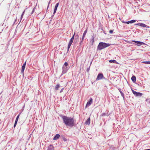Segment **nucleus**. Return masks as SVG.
Returning <instances> with one entry per match:
<instances>
[{"label":"nucleus","instance_id":"obj_1","mask_svg":"<svg viewBox=\"0 0 150 150\" xmlns=\"http://www.w3.org/2000/svg\"><path fill=\"white\" fill-rule=\"evenodd\" d=\"M60 116L62 118L63 123L68 127L72 128L75 126V120L74 117L62 115Z\"/></svg>","mask_w":150,"mask_h":150},{"label":"nucleus","instance_id":"obj_2","mask_svg":"<svg viewBox=\"0 0 150 150\" xmlns=\"http://www.w3.org/2000/svg\"><path fill=\"white\" fill-rule=\"evenodd\" d=\"M110 45V44L109 43L102 42H100L97 46V50H100L109 46Z\"/></svg>","mask_w":150,"mask_h":150},{"label":"nucleus","instance_id":"obj_3","mask_svg":"<svg viewBox=\"0 0 150 150\" xmlns=\"http://www.w3.org/2000/svg\"><path fill=\"white\" fill-rule=\"evenodd\" d=\"M69 68L70 67L68 66V63L66 62H65L62 67V71L61 75V76L66 73Z\"/></svg>","mask_w":150,"mask_h":150},{"label":"nucleus","instance_id":"obj_4","mask_svg":"<svg viewBox=\"0 0 150 150\" xmlns=\"http://www.w3.org/2000/svg\"><path fill=\"white\" fill-rule=\"evenodd\" d=\"M132 91L133 94L136 97H141L143 95L142 93L139 92H137L133 89H132Z\"/></svg>","mask_w":150,"mask_h":150},{"label":"nucleus","instance_id":"obj_5","mask_svg":"<svg viewBox=\"0 0 150 150\" xmlns=\"http://www.w3.org/2000/svg\"><path fill=\"white\" fill-rule=\"evenodd\" d=\"M132 42H135L136 44L135 45H137L138 46H140L141 45H146V44L142 42L139 41H136L135 40H133L132 41Z\"/></svg>","mask_w":150,"mask_h":150},{"label":"nucleus","instance_id":"obj_6","mask_svg":"<svg viewBox=\"0 0 150 150\" xmlns=\"http://www.w3.org/2000/svg\"><path fill=\"white\" fill-rule=\"evenodd\" d=\"M136 25H139L142 27H145L146 28H149L150 27L147 25L142 23H139L135 24Z\"/></svg>","mask_w":150,"mask_h":150},{"label":"nucleus","instance_id":"obj_7","mask_svg":"<svg viewBox=\"0 0 150 150\" xmlns=\"http://www.w3.org/2000/svg\"><path fill=\"white\" fill-rule=\"evenodd\" d=\"M93 102V99L90 98L89 100L87 102L86 106V108H87L91 105Z\"/></svg>","mask_w":150,"mask_h":150},{"label":"nucleus","instance_id":"obj_8","mask_svg":"<svg viewBox=\"0 0 150 150\" xmlns=\"http://www.w3.org/2000/svg\"><path fill=\"white\" fill-rule=\"evenodd\" d=\"M26 61L23 64L21 68V73L24 75V71L25 70V65L26 64Z\"/></svg>","mask_w":150,"mask_h":150},{"label":"nucleus","instance_id":"obj_9","mask_svg":"<svg viewBox=\"0 0 150 150\" xmlns=\"http://www.w3.org/2000/svg\"><path fill=\"white\" fill-rule=\"evenodd\" d=\"M103 77V74L102 73H99L98 74L96 80H99L102 79Z\"/></svg>","mask_w":150,"mask_h":150},{"label":"nucleus","instance_id":"obj_10","mask_svg":"<svg viewBox=\"0 0 150 150\" xmlns=\"http://www.w3.org/2000/svg\"><path fill=\"white\" fill-rule=\"evenodd\" d=\"M136 21V20H132L128 21H123V22L127 24H129V23H134Z\"/></svg>","mask_w":150,"mask_h":150},{"label":"nucleus","instance_id":"obj_11","mask_svg":"<svg viewBox=\"0 0 150 150\" xmlns=\"http://www.w3.org/2000/svg\"><path fill=\"white\" fill-rule=\"evenodd\" d=\"M60 135L59 134H57L54 137L53 139L56 140L58 139L60 137Z\"/></svg>","mask_w":150,"mask_h":150},{"label":"nucleus","instance_id":"obj_12","mask_svg":"<svg viewBox=\"0 0 150 150\" xmlns=\"http://www.w3.org/2000/svg\"><path fill=\"white\" fill-rule=\"evenodd\" d=\"M54 147L52 144L50 145L48 147L47 150H54Z\"/></svg>","mask_w":150,"mask_h":150},{"label":"nucleus","instance_id":"obj_13","mask_svg":"<svg viewBox=\"0 0 150 150\" xmlns=\"http://www.w3.org/2000/svg\"><path fill=\"white\" fill-rule=\"evenodd\" d=\"M136 77L135 76L133 75L131 77V80L134 83H135L136 81Z\"/></svg>","mask_w":150,"mask_h":150},{"label":"nucleus","instance_id":"obj_14","mask_svg":"<svg viewBox=\"0 0 150 150\" xmlns=\"http://www.w3.org/2000/svg\"><path fill=\"white\" fill-rule=\"evenodd\" d=\"M79 35L78 34H77L75 36V38L74 40V42L77 43L79 41Z\"/></svg>","mask_w":150,"mask_h":150},{"label":"nucleus","instance_id":"obj_15","mask_svg":"<svg viewBox=\"0 0 150 150\" xmlns=\"http://www.w3.org/2000/svg\"><path fill=\"white\" fill-rule=\"evenodd\" d=\"M90 118H88L85 122V124L86 125H89L90 124Z\"/></svg>","mask_w":150,"mask_h":150},{"label":"nucleus","instance_id":"obj_16","mask_svg":"<svg viewBox=\"0 0 150 150\" xmlns=\"http://www.w3.org/2000/svg\"><path fill=\"white\" fill-rule=\"evenodd\" d=\"M75 35V33H74V35H73V36L71 38V39L69 41V42H70L72 43L74 41V39Z\"/></svg>","mask_w":150,"mask_h":150},{"label":"nucleus","instance_id":"obj_17","mask_svg":"<svg viewBox=\"0 0 150 150\" xmlns=\"http://www.w3.org/2000/svg\"><path fill=\"white\" fill-rule=\"evenodd\" d=\"M87 29H86L84 32L83 34V36H82V37H83V38H84L85 36V35L87 33Z\"/></svg>","mask_w":150,"mask_h":150},{"label":"nucleus","instance_id":"obj_18","mask_svg":"<svg viewBox=\"0 0 150 150\" xmlns=\"http://www.w3.org/2000/svg\"><path fill=\"white\" fill-rule=\"evenodd\" d=\"M60 87V84L59 83H58L56 85L55 87V89L56 90H58L59 88Z\"/></svg>","mask_w":150,"mask_h":150},{"label":"nucleus","instance_id":"obj_19","mask_svg":"<svg viewBox=\"0 0 150 150\" xmlns=\"http://www.w3.org/2000/svg\"><path fill=\"white\" fill-rule=\"evenodd\" d=\"M109 62L110 63H117V61L115 60H110L109 61Z\"/></svg>","mask_w":150,"mask_h":150},{"label":"nucleus","instance_id":"obj_20","mask_svg":"<svg viewBox=\"0 0 150 150\" xmlns=\"http://www.w3.org/2000/svg\"><path fill=\"white\" fill-rule=\"evenodd\" d=\"M94 39H91L90 41V44L92 45H93Z\"/></svg>","mask_w":150,"mask_h":150},{"label":"nucleus","instance_id":"obj_21","mask_svg":"<svg viewBox=\"0 0 150 150\" xmlns=\"http://www.w3.org/2000/svg\"><path fill=\"white\" fill-rule=\"evenodd\" d=\"M142 63L146 64H150V61H143Z\"/></svg>","mask_w":150,"mask_h":150},{"label":"nucleus","instance_id":"obj_22","mask_svg":"<svg viewBox=\"0 0 150 150\" xmlns=\"http://www.w3.org/2000/svg\"><path fill=\"white\" fill-rule=\"evenodd\" d=\"M62 139L64 141L66 142L67 141V139L64 136L62 137Z\"/></svg>","mask_w":150,"mask_h":150},{"label":"nucleus","instance_id":"obj_23","mask_svg":"<svg viewBox=\"0 0 150 150\" xmlns=\"http://www.w3.org/2000/svg\"><path fill=\"white\" fill-rule=\"evenodd\" d=\"M25 12V10L23 12L22 14L21 15V17L20 21H21V19H22V18L23 17V15L24 14V13Z\"/></svg>","mask_w":150,"mask_h":150},{"label":"nucleus","instance_id":"obj_24","mask_svg":"<svg viewBox=\"0 0 150 150\" xmlns=\"http://www.w3.org/2000/svg\"><path fill=\"white\" fill-rule=\"evenodd\" d=\"M72 42H69V43H68V48H69L71 44H72Z\"/></svg>","mask_w":150,"mask_h":150},{"label":"nucleus","instance_id":"obj_25","mask_svg":"<svg viewBox=\"0 0 150 150\" xmlns=\"http://www.w3.org/2000/svg\"><path fill=\"white\" fill-rule=\"evenodd\" d=\"M57 8H54V12H53V15L52 16H54V15L55 13H56V12L57 11Z\"/></svg>","mask_w":150,"mask_h":150},{"label":"nucleus","instance_id":"obj_26","mask_svg":"<svg viewBox=\"0 0 150 150\" xmlns=\"http://www.w3.org/2000/svg\"><path fill=\"white\" fill-rule=\"evenodd\" d=\"M84 38H83V37H82L81 40L80 42V45H81V43L83 42Z\"/></svg>","mask_w":150,"mask_h":150},{"label":"nucleus","instance_id":"obj_27","mask_svg":"<svg viewBox=\"0 0 150 150\" xmlns=\"http://www.w3.org/2000/svg\"><path fill=\"white\" fill-rule=\"evenodd\" d=\"M59 5V3H58L56 4L55 5L54 8H57V9L58 7V6Z\"/></svg>","mask_w":150,"mask_h":150},{"label":"nucleus","instance_id":"obj_28","mask_svg":"<svg viewBox=\"0 0 150 150\" xmlns=\"http://www.w3.org/2000/svg\"><path fill=\"white\" fill-rule=\"evenodd\" d=\"M35 9H36V7H34L33 8V10L32 11V12H31V14H33L34 13V12L35 11Z\"/></svg>","mask_w":150,"mask_h":150},{"label":"nucleus","instance_id":"obj_29","mask_svg":"<svg viewBox=\"0 0 150 150\" xmlns=\"http://www.w3.org/2000/svg\"><path fill=\"white\" fill-rule=\"evenodd\" d=\"M20 113L19 114L18 116H17V117L16 118V120H17L18 121V118H19V116H20Z\"/></svg>","mask_w":150,"mask_h":150},{"label":"nucleus","instance_id":"obj_30","mask_svg":"<svg viewBox=\"0 0 150 150\" xmlns=\"http://www.w3.org/2000/svg\"><path fill=\"white\" fill-rule=\"evenodd\" d=\"M95 38V35L94 33L93 34L91 35V39H94Z\"/></svg>","mask_w":150,"mask_h":150},{"label":"nucleus","instance_id":"obj_31","mask_svg":"<svg viewBox=\"0 0 150 150\" xmlns=\"http://www.w3.org/2000/svg\"><path fill=\"white\" fill-rule=\"evenodd\" d=\"M105 115H106L105 113H102L101 115V116H104Z\"/></svg>","mask_w":150,"mask_h":150},{"label":"nucleus","instance_id":"obj_32","mask_svg":"<svg viewBox=\"0 0 150 150\" xmlns=\"http://www.w3.org/2000/svg\"><path fill=\"white\" fill-rule=\"evenodd\" d=\"M113 30H109V33L110 34H112L113 33Z\"/></svg>","mask_w":150,"mask_h":150},{"label":"nucleus","instance_id":"obj_33","mask_svg":"<svg viewBox=\"0 0 150 150\" xmlns=\"http://www.w3.org/2000/svg\"><path fill=\"white\" fill-rule=\"evenodd\" d=\"M121 96H122L123 97V98H124V94L122 93L121 94Z\"/></svg>","mask_w":150,"mask_h":150},{"label":"nucleus","instance_id":"obj_34","mask_svg":"<svg viewBox=\"0 0 150 150\" xmlns=\"http://www.w3.org/2000/svg\"><path fill=\"white\" fill-rule=\"evenodd\" d=\"M118 90L121 94L122 93V92L121 91L120 89L119 88Z\"/></svg>","mask_w":150,"mask_h":150},{"label":"nucleus","instance_id":"obj_35","mask_svg":"<svg viewBox=\"0 0 150 150\" xmlns=\"http://www.w3.org/2000/svg\"><path fill=\"white\" fill-rule=\"evenodd\" d=\"M64 88H63L60 91V93H61L62 92H63V91L64 90Z\"/></svg>","mask_w":150,"mask_h":150},{"label":"nucleus","instance_id":"obj_36","mask_svg":"<svg viewBox=\"0 0 150 150\" xmlns=\"http://www.w3.org/2000/svg\"><path fill=\"white\" fill-rule=\"evenodd\" d=\"M50 1L49 3H48V6H47V10L48 9V8H49V4H50Z\"/></svg>","mask_w":150,"mask_h":150},{"label":"nucleus","instance_id":"obj_37","mask_svg":"<svg viewBox=\"0 0 150 150\" xmlns=\"http://www.w3.org/2000/svg\"><path fill=\"white\" fill-rule=\"evenodd\" d=\"M89 69H90V68H88L87 69V70H86L87 71V72H88V71H89Z\"/></svg>","mask_w":150,"mask_h":150},{"label":"nucleus","instance_id":"obj_38","mask_svg":"<svg viewBox=\"0 0 150 150\" xmlns=\"http://www.w3.org/2000/svg\"><path fill=\"white\" fill-rule=\"evenodd\" d=\"M18 120H15V122H16V123H17V122H18Z\"/></svg>","mask_w":150,"mask_h":150},{"label":"nucleus","instance_id":"obj_39","mask_svg":"<svg viewBox=\"0 0 150 150\" xmlns=\"http://www.w3.org/2000/svg\"><path fill=\"white\" fill-rule=\"evenodd\" d=\"M149 100V99H147L146 100V101H148Z\"/></svg>","mask_w":150,"mask_h":150},{"label":"nucleus","instance_id":"obj_40","mask_svg":"<svg viewBox=\"0 0 150 150\" xmlns=\"http://www.w3.org/2000/svg\"><path fill=\"white\" fill-rule=\"evenodd\" d=\"M69 48L67 47V52L69 51Z\"/></svg>","mask_w":150,"mask_h":150},{"label":"nucleus","instance_id":"obj_41","mask_svg":"<svg viewBox=\"0 0 150 150\" xmlns=\"http://www.w3.org/2000/svg\"><path fill=\"white\" fill-rule=\"evenodd\" d=\"M16 19H17V18H16V19L15 20V22H14V23L15 22H16Z\"/></svg>","mask_w":150,"mask_h":150},{"label":"nucleus","instance_id":"obj_42","mask_svg":"<svg viewBox=\"0 0 150 150\" xmlns=\"http://www.w3.org/2000/svg\"><path fill=\"white\" fill-rule=\"evenodd\" d=\"M17 124V123H16V122H15V123H14V125H16Z\"/></svg>","mask_w":150,"mask_h":150},{"label":"nucleus","instance_id":"obj_43","mask_svg":"<svg viewBox=\"0 0 150 150\" xmlns=\"http://www.w3.org/2000/svg\"><path fill=\"white\" fill-rule=\"evenodd\" d=\"M144 150H150V149H145Z\"/></svg>","mask_w":150,"mask_h":150},{"label":"nucleus","instance_id":"obj_44","mask_svg":"<svg viewBox=\"0 0 150 150\" xmlns=\"http://www.w3.org/2000/svg\"><path fill=\"white\" fill-rule=\"evenodd\" d=\"M16 125H14V127H16Z\"/></svg>","mask_w":150,"mask_h":150},{"label":"nucleus","instance_id":"obj_45","mask_svg":"<svg viewBox=\"0 0 150 150\" xmlns=\"http://www.w3.org/2000/svg\"><path fill=\"white\" fill-rule=\"evenodd\" d=\"M103 33L105 34H106V33H105V31H103Z\"/></svg>","mask_w":150,"mask_h":150},{"label":"nucleus","instance_id":"obj_46","mask_svg":"<svg viewBox=\"0 0 150 150\" xmlns=\"http://www.w3.org/2000/svg\"><path fill=\"white\" fill-rule=\"evenodd\" d=\"M102 30H103V31H104L103 30V29H102Z\"/></svg>","mask_w":150,"mask_h":150},{"label":"nucleus","instance_id":"obj_47","mask_svg":"<svg viewBox=\"0 0 150 150\" xmlns=\"http://www.w3.org/2000/svg\"><path fill=\"white\" fill-rule=\"evenodd\" d=\"M102 30H103V31H104L103 30V29H102Z\"/></svg>","mask_w":150,"mask_h":150},{"label":"nucleus","instance_id":"obj_48","mask_svg":"<svg viewBox=\"0 0 150 150\" xmlns=\"http://www.w3.org/2000/svg\"><path fill=\"white\" fill-rule=\"evenodd\" d=\"M149 33H150V31H149Z\"/></svg>","mask_w":150,"mask_h":150}]
</instances>
